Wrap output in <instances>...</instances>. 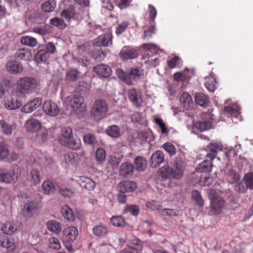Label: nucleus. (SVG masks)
Instances as JSON below:
<instances>
[{
    "label": "nucleus",
    "instance_id": "nucleus-1",
    "mask_svg": "<svg viewBox=\"0 0 253 253\" xmlns=\"http://www.w3.org/2000/svg\"><path fill=\"white\" fill-rule=\"evenodd\" d=\"M39 82L35 79L29 77L20 78L17 82V88L14 91L16 95L25 97L38 85Z\"/></svg>",
    "mask_w": 253,
    "mask_h": 253
},
{
    "label": "nucleus",
    "instance_id": "nucleus-2",
    "mask_svg": "<svg viewBox=\"0 0 253 253\" xmlns=\"http://www.w3.org/2000/svg\"><path fill=\"white\" fill-rule=\"evenodd\" d=\"M66 102L79 117L84 115L86 112V105L84 103V98L82 96L70 95L67 98Z\"/></svg>",
    "mask_w": 253,
    "mask_h": 253
},
{
    "label": "nucleus",
    "instance_id": "nucleus-3",
    "mask_svg": "<svg viewBox=\"0 0 253 253\" xmlns=\"http://www.w3.org/2000/svg\"><path fill=\"white\" fill-rule=\"evenodd\" d=\"M19 168L17 165H12L9 170L0 169V182L12 183L15 182L18 176Z\"/></svg>",
    "mask_w": 253,
    "mask_h": 253
},
{
    "label": "nucleus",
    "instance_id": "nucleus-4",
    "mask_svg": "<svg viewBox=\"0 0 253 253\" xmlns=\"http://www.w3.org/2000/svg\"><path fill=\"white\" fill-rule=\"evenodd\" d=\"M42 208L40 202L34 200L28 201L22 210L23 215L27 218H31L39 214Z\"/></svg>",
    "mask_w": 253,
    "mask_h": 253
},
{
    "label": "nucleus",
    "instance_id": "nucleus-5",
    "mask_svg": "<svg viewBox=\"0 0 253 253\" xmlns=\"http://www.w3.org/2000/svg\"><path fill=\"white\" fill-rule=\"evenodd\" d=\"M208 196L211 200V209L214 211L215 214L219 213L221 212V209L224 206L225 201L213 189L209 191Z\"/></svg>",
    "mask_w": 253,
    "mask_h": 253
},
{
    "label": "nucleus",
    "instance_id": "nucleus-6",
    "mask_svg": "<svg viewBox=\"0 0 253 253\" xmlns=\"http://www.w3.org/2000/svg\"><path fill=\"white\" fill-rule=\"evenodd\" d=\"M108 111L106 102L102 99L96 100L93 103L91 113L96 119L100 120L106 116Z\"/></svg>",
    "mask_w": 253,
    "mask_h": 253
},
{
    "label": "nucleus",
    "instance_id": "nucleus-7",
    "mask_svg": "<svg viewBox=\"0 0 253 253\" xmlns=\"http://www.w3.org/2000/svg\"><path fill=\"white\" fill-rule=\"evenodd\" d=\"M160 176L164 179L174 178L180 179L183 175V173L173 167H170L169 166H165L161 168L159 170Z\"/></svg>",
    "mask_w": 253,
    "mask_h": 253
},
{
    "label": "nucleus",
    "instance_id": "nucleus-8",
    "mask_svg": "<svg viewBox=\"0 0 253 253\" xmlns=\"http://www.w3.org/2000/svg\"><path fill=\"white\" fill-rule=\"evenodd\" d=\"M213 116L211 113L204 114L202 116L203 120L196 122L194 124V127L201 131L210 129L213 125Z\"/></svg>",
    "mask_w": 253,
    "mask_h": 253
},
{
    "label": "nucleus",
    "instance_id": "nucleus-9",
    "mask_svg": "<svg viewBox=\"0 0 253 253\" xmlns=\"http://www.w3.org/2000/svg\"><path fill=\"white\" fill-rule=\"evenodd\" d=\"M223 148L220 142H211L208 145L205 150L207 152L206 158L212 161L216 156L219 151H222Z\"/></svg>",
    "mask_w": 253,
    "mask_h": 253
},
{
    "label": "nucleus",
    "instance_id": "nucleus-10",
    "mask_svg": "<svg viewBox=\"0 0 253 253\" xmlns=\"http://www.w3.org/2000/svg\"><path fill=\"white\" fill-rule=\"evenodd\" d=\"M42 109L47 115L50 116L57 115L59 111V108L57 104L50 100L44 102L42 106Z\"/></svg>",
    "mask_w": 253,
    "mask_h": 253
},
{
    "label": "nucleus",
    "instance_id": "nucleus-11",
    "mask_svg": "<svg viewBox=\"0 0 253 253\" xmlns=\"http://www.w3.org/2000/svg\"><path fill=\"white\" fill-rule=\"evenodd\" d=\"M42 102V99L36 98L26 103L21 109V111L25 113H30L39 107Z\"/></svg>",
    "mask_w": 253,
    "mask_h": 253
},
{
    "label": "nucleus",
    "instance_id": "nucleus-12",
    "mask_svg": "<svg viewBox=\"0 0 253 253\" xmlns=\"http://www.w3.org/2000/svg\"><path fill=\"white\" fill-rule=\"evenodd\" d=\"M25 127L29 132H38L42 128L40 122L34 118H31L26 121Z\"/></svg>",
    "mask_w": 253,
    "mask_h": 253
},
{
    "label": "nucleus",
    "instance_id": "nucleus-13",
    "mask_svg": "<svg viewBox=\"0 0 253 253\" xmlns=\"http://www.w3.org/2000/svg\"><path fill=\"white\" fill-rule=\"evenodd\" d=\"M0 247L13 251L16 245L14 239L0 233Z\"/></svg>",
    "mask_w": 253,
    "mask_h": 253
},
{
    "label": "nucleus",
    "instance_id": "nucleus-14",
    "mask_svg": "<svg viewBox=\"0 0 253 253\" xmlns=\"http://www.w3.org/2000/svg\"><path fill=\"white\" fill-rule=\"evenodd\" d=\"M112 35L110 33L100 35L94 40V45L97 46H107L112 44Z\"/></svg>",
    "mask_w": 253,
    "mask_h": 253
},
{
    "label": "nucleus",
    "instance_id": "nucleus-15",
    "mask_svg": "<svg viewBox=\"0 0 253 253\" xmlns=\"http://www.w3.org/2000/svg\"><path fill=\"white\" fill-rule=\"evenodd\" d=\"M128 97L129 100L132 102L134 105L136 107L141 106L142 98L140 92L135 88H131L129 90Z\"/></svg>",
    "mask_w": 253,
    "mask_h": 253
},
{
    "label": "nucleus",
    "instance_id": "nucleus-16",
    "mask_svg": "<svg viewBox=\"0 0 253 253\" xmlns=\"http://www.w3.org/2000/svg\"><path fill=\"white\" fill-rule=\"evenodd\" d=\"M120 56L123 59H130L137 57L138 55V51L130 47H124L120 51Z\"/></svg>",
    "mask_w": 253,
    "mask_h": 253
},
{
    "label": "nucleus",
    "instance_id": "nucleus-17",
    "mask_svg": "<svg viewBox=\"0 0 253 253\" xmlns=\"http://www.w3.org/2000/svg\"><path fill=\"white\" fill-rule=\"evenodd\" d=\"M165 157L164 153L161 151H156L151 157L150 166L152 168L159 167L164 161Z\"/></svg>",
    "mask_w": 253,
    "mask_h": 253
},
{
    "label": "nucleus",
    "instance_id": "nucleus-18",
    "mask_svg": "<svg viewBox=\"0 0 253 253\" xmlns=\"http://www.w3.org/2000/svg\"><path fill=\"white\" fill-rule=\"evenodd\" d=\"M19 228L18 223L14 221H8L1 227L2 232L7 235H12L16 232Z\"/></svg>",
    "mask_w": 253,
    "mask_h": 253
},
{
    "label": "nucleus",
    "instance_id": "nucleus-19",
    "mask_svg": "<svg viewBox=\"0 0 253 253\" xmlns=\"http://www.w3.org/2000/svg\"><path fill=\"white\" fill-rule=\"evenodd\" d=\"M142 249L141 242L138 240H133L130 245L128 244L127 247L123 250L121 253H139Z\"/></svg>",
    "mask_w": 253,
    "mask_h": 253
},
{
    "label": "nucleus",
    "instance_id": "nucleus-20",
    "mask_svg": "<svg viewBox=\"0 0 253 253\" xmlns=\"http://www.w3.org/2000/svg\"><path fill=\"white\" fill-rule=\"evenodd\" d=\"M136 183L132 181H124L121 182L118 185L120 192H132L136 188Z\"/></svg>",
    "mask_w": 253,
    "mask_h": 253
},
{
    "label": "nucleus",
    "instance_id": "nucleus-21",
    "mask_svg": "<svg viewBox=\"0 0 253 253\" xmlns=\"http://www.w3.org/2000/svg\"><path fill=\"white\" fill-rule=\"evenodd\" d=\"M77 182L82 187L88 190H93L95 186V182L91 178L85 176L79 177Z\"/></svg>",
    "mask_w": 253,
    "mask_h": 253
},
{
    "label": "nucleus",
    "instance_id": "nucleus-22",
    "mask_svg": "<svg viewBox=\"0 0 253 253\" xmlns=\"http://www.w3.org/2000/svg\"><path fill=\"white\" fill-rule=\"evenodd\" d=\"M93 71L99 76L103 78L108 77L112 72L110 67L104 64L96 66L93 68Z\"/></svg>",
    "mask_w": 253,
    "mask_h": 253
},
{
    "label": "nucleus",
    "instance_id": "nucleus-23",
    "mask_svg": "<svg viewBox=\"0 0 253 253\" xmlns=\"http://www.w3.org/2000/svg\"><path fill=\"white\" fill-rule=\"evenodd\" d=\"M195 175V172H193L191 174V183L192 182L194 183L199 182L201 185L206 186H209L212 182V178L211 176H205L202 178L201 175H199L197 176L195 179H194Z\"/></svg>",
    "mask_w": 253,
    "mask_h": 253
},
{
    "label": "nucleus",
    "instance_id": "nucleus-24",
    "mask_svg": "<svg viewBox=\"0 0 253 253\" xmlns=\"http://www.w3.org/2000/svg\"><path fill=\"white\" fill-rule=\"evenodd\" d=\"M72 137V130L70 127H65L61 129L58 140L61 145L66 144L67 141Z\"/></svg>",
    "mask_w": 253,
    "mask_h": 253
},
{
    "label": "nucleus",
    "instance_id": "nucleus-25",
    "mask_svg": "<svg viewBox=\"0 0 253 253\" xmlns=\"http://www.w3.org/2000/svg\"><path fill=\"white\" fill-rule=\"evenodd\" d=\"M7 71L12 74H18L21 73L23 71L22 65L16 61H10L6 64Z\"/></svg>",
    "mask_w": 253,
    "mask_h": 253
},
{
    "label": "nucleus",
    "instance_id": "nucleus-26",
    "mask_svg": "<svg viewBox=\"0 0 253 253\" xmlns=\"http://www.w3.org/2000/svg\"><path fill=\"white\" fill-rule=\"evenodd\" d=\"M213 167L212 161L204 160L201 163L198 164L196 168L197 172H210L211 171Z\"/></svg>",
    "mask_w": 253,
    "mask_h": 253
},
{
    "label": "nucleus",
    "instance_id": "nucleus-27",
    "mask_svg": "<svg viewBox=\"0 0 253 253\" xmlns=\"http://www.w3.org/2000/svg\"><path fill=\"white\" fill-rule=\"evenodd\" d=\"M22 105V102L16 97L13 96L7 98L4 103L5 107L9 110H15L20 108Z\"/></svg>",
    "mask_w": 253,
    "mask_h": 253
},
{
    "label": "nucleus",
    "instance_id": "nucleus-28",
    "mask_svg": "<svg viewBox=\"0 0 253 253\" xmlns=\"http://www.w3.org/2000/svg\"><path fill=\"white\" fill-rule=\"evenodd\" d=\"M134 169L132 164L126 162L123 163L120 168V174L123 177H129L132 175Z\"/></svg>",
    "mask_w": 253,
    "mask_h": 253
},
{
    "label": "nucleus",
    "instance_id": "nucleus-29",
    "mask_svg": "<svg viewBox=\"0 0 253 253\" xmlns=\"http://www.w3.org/2000/svg\"><path fill=\"white\" fill-rule=\"evenodd\" d=\"M194 99L196 103L202 107H206L209 103V97L203 92H196Z\"/></svg>",
    "mask_w": 253,
    "mask_h": 253
},
{
    "label": "nucleus",
    "instance_id": "nucleus-30",
    "mask_svg": "<svg viewBox=\"0 0 253 253\" xmlns=\"http://www.w3.org/2000/svg\"><path fill=\"white\" fill-rule=\"evenodd\" d=\"M63 233L67 241L73 242L76 239L78 232L76 227L70 226L65 228L63 231Z\"/></svg>",
    "mask_w": 253,
    "mask_h": 253
},
{
    "label": "nucleus",
    "instance_id": "nucleus-31",
    "mask_svg": "<svg viewBox=\"0 0 253 253\" xmlns=\"http://www.w3.org/2000/svg\"><path fill=\"white\" fill-rule=\"evenodd\" d=\"M32 57L31 51L27 48L20 49L15 54V58L25 61L30 60Z\"/></svg>",
    "mask_w": 253,
    "mask_h": 253
},
{
    "label": "nucleus",
    "instance_id": "nucleus-32",
    "mask_svg": "<svg viewBox=\"0 0 253 253\" xmlns=\"http://www.w3.org/2000/svg\"><path fill=\"white\" fill-rule=\"evenodd\" d=\"M81 76L79 71L76 69H72L66 73V80L68 82H75L79 80Z\"/></svg>",
    "mask_w": 253,
    "mask_h": 253
},
{
    "label": "nucleus",
    "instance_id": "nucleus-33",
    "mask_svg": "<svg viewBox=\"0 0 253 253\" xmlns=\"http://www.w3.org/2000/svg\"><path fill=\"white\" fill-rule=\"evenodd\" d=\"M105 131L108 136L112 138H119L121 135V129L117 125L109 126Z\"/></svg>",
    "mask_w": 253,
    "mask_h": 253
},
{
    "label": "nucleus",
    "instance_id": "nucleus-34",
    "mask_svg": "<svg viewBox=\"0 0 253 253\" xmlns=\"http://www.w3.org/2000/svg\"><path fill=\"white\" fill-rule=\"evenodd\" d=\"M61 16L68 21H69L71 18H78V14L73 7H69L62 11L61 13Z\"/></svg>",
    "mask_w": 253,
    "mask_h": 253
},
{
    "label": "nucleus",
    "instance_id": "nucleus-35",
    "mask_svg": "<svg viewBox=\"0 0 253 253\" xmlns=\"http://www.w3.org/2000/svg\"><path fill=\"white\" fill-rule=\"evenodd\" d=\"M70 139L67 141V144L63 145L74 150H78L81 148L82 143L79 138L76 137L74 138L72 137Z\"/></svg>",
    "mask_w": 253,
    "mask_h": 253
},
{
    "label": "nucleus",
    "instance_id": "nucleus-36",
    "mask_svg": "<svg viewBox=\"0 0 253 253\" xmlns=\"http://www.w3.org/2000/svg\"><path fill=\"white\" fill-rule=\"evenodd\" d=\"M206 82L205 86L210 92H213L216 89L217 82L216 79L212 76L208 77L206 79Z\"/></svg>",
    "mask_w": 253,
    "mask_h": 253
},
{
    "label": "nucleus",
    "instance_id": "nucleus-37",
    "mask_svg": "<svg viewBox=\"0 0 253 253\" xmlns=\"http://www.w3.org/2000/svg\"><path fill=\"white\" fill-rule=\"evenodd\" d=\"M93 232L96 236L102 237L108 233V229L106 225L99 224L93 227Z\"/></svg>",
    "mask_w": 253,
    "mask_h": 253
},
{
    "label": "nucleus",
    "instance_id": "nucleus-38",
    "mask_svg": "<svg viewBox=\"0 0 253 253\" xmlns=\"http://www.w3.org/2000/svg\"><path fill=\"white\" fill-rule=\"evenodd\" d=\"M56 6L55 0H48L41 5V9L45 12H51L54 10Z\"/></svg>",
    "mask_w": 253,
    "mask_h": 253
},
{
    "label": "nucleus",
    "instance_id": "nucleus-39",
    "mask_svg": "<svg viewBox=\"0 0 253 253\" xmlns=\"http://www.w3.org/2000/svg\"><path fill=\"white\" fill-rule=\"evenodd\" d=\"M47 227L49 230L56 234L59 233L62 230L61 224L56 220H50L47 222Z\"/></svg>",
    "mask_w": 253,
    "mask_h": 253
},
{
    "label": "nucleus",
    "instance_id": "nucleus-40",
    "mask_svg": "<svg viewBox=\"0 0 253 253\" xmlns=\"http://www.w3.org/2000/svg\"><path fill=\"white\" fill-rule=\"evenodd\" d=\"M181 107L184 110L188 111L190 108V95L187 92H184L180 97Z\"/></svg>",
    "mask_w": 253,
    "mask_h": 253
},
{
    "label": "nucleus",
    "instance_id": "nucleus-41",
    "mask_svg": "<svg viewBox=\"0 0 253 253\" xmlns=\"http://www.w3.org/2000/svg\"><path fill=\"white\" fill-rule=\"evenodd\" d=\"M123 159V155L119 153H114L108 158L109 163L113 167H117L121 163Z\"/></svg>",
    "mask_w": 253,
    "mask_h": 253
},
{
    "label": "nucleus",
    "instance_id": "nucleus-42",
    "mask_svg": "<svg viewBox=\"0 0 253 253\" xmlns=\"http://www.w3.org/2000/svg\"><path fill=\"white\" fill-rule=\"evenodd\" d=\"M134 164L136 166L137 170L139 171H142L146 169L147 162L143 157L138 156L135 158Z\"/></svg>",
    "mask_w": 253,
    "mask_h": 253
},
{
    "label": "nucleus",
    "instance_id": "nucleus-43",
    "mask_svg": "<svg viewBox=\"0 0 253 253\" xmlns=\"http://www.w3.org/2000/svg\"><path fill=\"white\" fill-rule=\"evenodd\" d=\"M61 212L66 219L71 221L75 220V215L73 214L72 210L68 206H63L61 209Z\"/></svg>",
    "mask_w": 253,
    "mask_h": 253
},
{
    "label": "nucleus",
    "instance_id": "nucleus-44",
    "mask_svg": "<svg viewBox=\"0 0 253 253\" xmlns=\"http://www.w3.org/2000/svg\"><path fill=\"white\" fill-rule=\"evenodd\" d=\"M112 224L116 227H124L126 225L125 218L121 215L114 216L110 218Z\"/></svg>",
    "mask_w": 253,
    "mask_h": 253
},
{
    "label": "nucleus",
    "instance_id": "nucleus-45",
    "mask_svg": "<svg viewBox=\"0 0 253 253\" xmlns=\"http://www.w3.org/2000/svg\"><path fill=\"white\" fill-rule=\"evenodd\" d=\"M47 134V130L45 129H42L36 134V136L34 138V141L39 144H42L43 143L46 139Z\"/></svg>",
    "mask_w": 253,
    "mask_h": 253
},
{
    "label": "nucleus",
    "instance_id": "nucleus-46",
    "mask_svg": "<svg viewBox=\"0 0 253 253\" xmlns=\"http://www.w3.org/2000/svg\"><path fill=\"white\" fill-rule=\"evenodd\" d=\"M21 42L24 45L34 47L37 44V41L36 39L30 36H24L21 38Z\"/></svg>",
    "mask_w": 253,
    "mask_h": 253
},
{
    "label": "nucleus",
    "instance_id": "nucleus-47",
    "mask_svg": "<svg viewBox=\"0 0 253 253\" xmlns=\"http://www.w3.org/2000/svg\"><path fill=\"white\" fill-rule=\"evenodd\" d=\"M42 189L45 194H50L54 191L55 186L51 181L46 180L43 182L42 184Z\"/></svg>",
    "mask_w": 253,
    "mask_h": 253
},
{
    "label": "nucleus",
    "instance_id": "nucleus-48",
    "mask_svg": "<svg viewBox=\"0 0 253 253\" xmlns=\"http://www.w3.org/2000/svg\"><path fill=\"white\" fill-rule=\"evenodd\" d=\"M142 47L145 49L147 52H150L155 54L158 53V51L160 50L158 45L152 43H144L142 45ZM161 51H162V50H161Z\"/></svg>",
    "mask_w": 253,
    "mask_h": 253
},
{
    "label": "nucleus",
    "instance_id": "nucleus-49",
    "mask_svg": "<svg viewBox=\"0 0 253 253\" xmlns=\"http://www.w3.org/2000/svg\"><path fill=\"white\" fill-rule=\"evenodd\" d=\"M60 194L65 197H71L74 195V191L69 186L61 185L59 187Z\"/></svg>",
    "mask_w": 253,
    "mask_h": 253
},
{
    "label": "nucleus",
    "instance_id": "nucleus-50",
    "mask_svg": "<svg viewBox=\"0 0 253 253\" xmlns=\"http://www.w3.org/2000/svg\"><path fill=\"white\" fill-rule=\"evenodd\" d=\"M143 73V70L140 68L132 69L130 71L128 77L133 82L132 80L134 81L138 80Z\"/></svg>",
    "mask_w": 253,
    "mask_h": 253
},
{
    "label": "nucleus",
    "instance_id": "nucleus-51",
    "mask_svg": "<svg viewBox=\"0 0 253 253\" xmlns=\"http://www.w3.org/2000/svg\"><path fill=\"white\" fill-rule=\"evenodd\" d=\"M172 166L184 173L185 168V163L181 158L179 157H176L173 163Z\"/></svg>",
    "mask_w": 253,
    "mask_h": 253
},
{
    "label": "nucleus",
    "instance_id": "nucleus-52",
    "mask_svg": "<svg viewBox=\"0 0 253 253\" xmlns=\"http://www.w3.org/2000/svg\"><path fill=\"white\" fill-rule=\"evenodd\" d=\"M239 175L234 170L230 169L227 174V180L229 183H233L239 181Z\"/></svg>",
    "mask_w": 253,
    "mask_h": 253
},
{
    "label": "nucleus",
    "instance_id": "nucleus-53",
    "mask_svg": "<svg viewBox=\"0 0 253 253\" xmlns=\"http://www.w3.org/2000/svg\"><path fill=\"white\" fill-rule=\"evenodd\" d=\"M49 57V55L45 50L41 49L38 51L36 54V59L38 62H44L46 61Z\"/></svg>",
    "mask_w": 253,
    "mask_h": 253
},
{
    "label": "nucleus",
    "instance_id": "nucleus-54",
    "mask_svg": "<svg viewBox=\"0 0 253 253\" xmlns=\"http://www.w3.org/2000/svg\"><path fill=\"white\" fill-rule=\"evenodd\" d=\"M106 156V152L104 149L100 148L97 149L95 153V159L98 163H101L104 162Z\"/></svg>",
    "mask_w": 253,
    "mask_h": 253
},
{
    "label": "nucleus",
    "instance_id": "nucleus-55",
    "mask_svg": "<svg viewBox=\"0 0 253 253\" xmlns=\"http://www.w3.org/2000/svg\"><path fill=\"white\" fill-rule=\"evenodd\" d=\"M118 77L122 81L125 82L127 84H132V81L129 79L126 73H125L122 69H118L116 71Z\"/></svg>",
    "mask_w": 253,
    "mask_h": 253
},
{
    "label": "nucleus",
    "instance_id": "nucleus-56",
    "mask_svg": "<svg viewBox=\"0 0 253 253\" xmlns=\"http://www.w3.org/2000/svg\"><path fill=\"white\" fill-rule=\"evenodd\" d=\"M50 24L59 29H63L66 27V24L64 20L59 17H55L51 19Z\"/></svg>",
    "mask_w": 253,
    "mask_h": 253
},
{
    "label": "nucleus",
    "instance_id": "nucleus-57",
    "mask_svg": "<svg viewBox=\"0 0 253 253\" xmlns=\"http://www.w3.org/2000/svg\"><path fill=\"white\" fill-rule=\"evenodd\" d=\"M0 126L2 131L6 135H10L12 133V126L6 123L3 120H0Z\"/></svg>",
    "mask_w": 253,
    "mask_h": 253
},
{
    "label": "nucleus",
    "instance_id": "nucleus-58",
    "mask_svg": "<svg viewBox=\"0 0 253 253\" xmlns=\"http://www.w3.org/2000/svg\"><path fill=\"white\" fill-rule=\"evenodd\" d=\"M30 177L31 180L35 184L40 183L41 180V176L40 172L35 169H32L30 174Z\"/></svg>",
    "mask_w": 253,
    "mask_h": 253
},
{
    "label": "nucleus",
    "instance_id": "nucleus-59",
    "mask_svg": "<svg viewBox=\"0 0 253 253\" xmlns=\"http://www.w3.org/2000/svg\"><path fill=\"white\" fill-rule=\"evenodd\" d=\"M243 181L247 187L251 190H253V172L248 173L244 177Z\"/></svg>",
    "mask_w": 253,
    "mask_h": 253
},
{
    "label": "nucleus",
    "instance_id": "nucleus-60",
    "mask_svg": "<svg viewBox=\"0 0 253 253\" xmlns=\"http://www.w3.org/2000/svg\"><path fill=\"white\" fill-rule=\"evenodd\" d=\"M141 138L143 141L149 143L152 146L154 136L151 131H144L141 133Z\"/></svg>",
    "mask_w": 253,
    "mask_h": 253
},
{
    "label": "nucleus",
    "instance_id": "nucleus-61",
    "mask_svg": "<svg viewBox=\"0 0 253 253\" xmlns=\"http://www.w3.org/2000/svg\"><path fill=\"white\" fill-rule=\"evenodd\" d=\"M236 182L235 186V190L239 193H246L249 188L245 184V181H241Z\"/></svg>",
    "mask_w": 253,
    "mask_h": 253
},
{
    "label": "nucleus",
    "instance_id": "nucleus-62",
    "mask_svg": "<svg viewBox=\"0 0 253 253\" xmlns=\"http://www.w3.org/2000/svg\"><path fill=\"white\" fill-rule=\"evenodd\" d=\"M144 59L145 63L154 67L156 66L159 63L157 57H153L152 56H150L148 53L146 54Z\"/></svg>",
    "mask_w": 253,
    "mask_h": 253
},
{
    "label": "nucleus",
    "instance_id": "nucleus-63",
    "mask_svg": "<svg viewBox=\"0 0 253 253\" xmlns=\"http://www.w3.org/2000/svg\"><path fill=\"white\" fill-rule=\"evenodd\" d=\"M9 155V151L7 145L1 142L0 143V158L2 159L7 158Z\"/></svg>",
    "mask_w": 253,
    "mask_h": 253
},
{
    "label": "nucleus",
    "instance_id": "nucleus-64",
    "mask_svg": "<svg viewBox=\"0 0 253 253\" xmlns=\"http://www.w3.org/2000/svg\"><path fill=\"white\" fill-rule=\"evenodd\" d=\"M64 161L66 164L68 166H74L76 164L75 154L71 153H66L64 155Z\"/></svg>",
    "mask_w": 253,
    "mask_h": 253
}]
</instances>
